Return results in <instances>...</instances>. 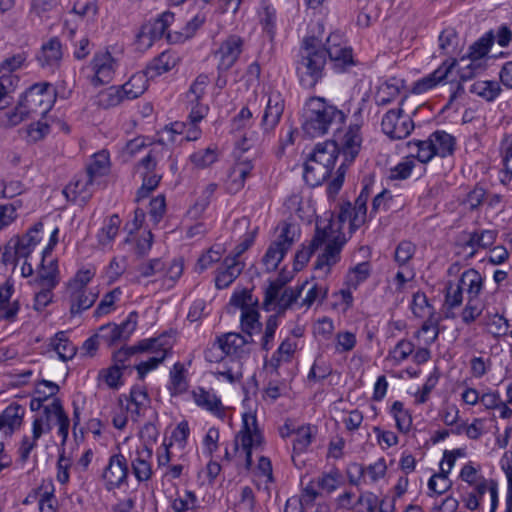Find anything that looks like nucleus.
I'll use <instances>...</instances> for the list:
<instances>
[{
  "mask_svg": "<svg viewBox=\"0 0 512 512\" xmlns=\"http://www.w3.org/2000/svg\"><path fill=\"white\" fill-rule=\"evenodd\" d=\"M244 40L242 37L229 35L220 45L216 52L219 57L217 69L219 74L227 72L238 60L242 53Z\"/></svg>",
  "mask_w": 512,
  "mask_h": 512,
  "instance_id": "obj_10",
  "label": "nucleus"
},
{
  "mask_svg": "<svg viewBox=\"0 0 512 512\" xmlns=\"http://www.w3.org/2000/svg\"><path fill=\"white\" fill-rule=\"evenodd\" d=\"M339 152L340 149L336 141H326L317 144L310 156L333 170Z\"/></svg>",
  "mask_w": 512,
  "mask_h": 512,
  "instance_id": "obj_24",
  "label": "nucleus"
},
{
  "mask_svg": "<svg viewBox=\"0 0 512 512\" xmlns=\"http://www.w3.org/2000/svg\"><path fill=\"white\" fill-rule=\"evenodd\" d=\"M331 172L332 170L326 167L325 164L318 162L309 155L304 164L303 178L309 186L316 187L330 177Z\"/></svg>",
  "mask_w": 512,
  "mask_h": 512,
  "instance_id": "obj_22",
  "label": "nucleus"
},
{
  "mask_svg": "<svg viewBox=\"0 0 512 512\" xmlns=\"http://www.w3.org/2000/svg\"><path fill=\"white\" fill-rule=\"evenodd\" d=\"M470 91L487 101H493L501 92V87L496 81H477L472 84Z\"/></svg>",
  "mask_w": 512,
  "mask_h": 512,
  "instance_id": "obj_38",
  "label": "nucleus"
},
{
  "mask_svg": "<svg viewBox=\"0 0 512 512\" xmlns=\"http://www.w3.org/2000/svg\"><path fill=\"white\" fill-rule=\"evenodd\" d=\"M127 477L128 464L126 457L121 453L110 456L102 474L105 488L108 491L120 488L126 482Z\"/></svg>",
  "mask_w": 512,
  "mask_h": 512,
  "instance_id": "obj_8",
  "label": "nucleus"
},
{
  "mask_svg": "<svg viewBox=\"0 0 512 512\" xmlns=\"http://www.w3.org/2000/svg\"><path fill=\"white\" fill-rule=\"evenodd\" d=\"M252 169L253 164L250 160H241L233 167L231 176L235 177L233 182L236 185V189H240L244 186V182L250 175Z\"/></svg>",
  "mask_w": 512,
  "mask_h": 512,
  "instance_id": "obj_54",
  "label": "nucleus"
},
{
  "mask_svg": "<svg viewBox=\"0 0 512 512\" xmlns=\"http://www.w3.org/2000/svg\"><path fill=\"white\" fill-rule=\"evenodd\" d=\"M308 281H305L302 285L296 287L295 289L288 287L283 289L279 295L277 300L272 303L274 305V309H277L276 315H283L287 309H289L294 302L300 297L303 289L306 285H308Z\"/></svg>",
  "mask_w": 512,
  "mask_h": 512,
  "instance_id": "obj_25",
  "label": "nucleus"
},
{
  "mask_svg": "<svg viewBox=\"0 0 512 512\" xmlns=\"http://www.w3.org/2000/svg\"><path fill=\"white\" fill-rule=\"evenodd\" d=\"M216 341L223 354L241 359L250 354L249 344L253 342V339L239 333L229 332L217 337Z\"/></svg>",
  "mask_w": 512,
  "mask_h": 512,
  "instance_id": "obj_13",
  "label": "nucleus"
},
{
  "mask_svg": "<svg viewBox=\"0 0 512 512\" xmlns=\"http://www.w3.org/2000/svg\"><path fill=\"white\" fill-rule=\"evenodd\" d=\"M391 414L396 421L397 429L402 433L409 432L412 425V417L410 413L404 409V405L400 401H395L391 406Z\"/></svg>",
  "mask_w": 512,
  "mask_h": 512,
  "instance_id": "obj_41",
  "label": "nucleus"
},
{
  "mask_svg": "<svg viewBox=\"0 0 512 512\" xmlns=\"http://www.w3.org/2000/svg\"><path fill=\"white\" fill-rule=\"evenodd\" d=\"M411 309L416 317L423 318L428 314L434 313V308L429 304L428 298L423 292H416L413 295Z\"/></svg>",
  "mask_w": 512,
  "mask_h": 512,
  "instance_id": "obj_49",
  "label": "nucleus"
},
{
  "mask_svg": "<svg viewBox=\"0 0 512 512\" xmlns=\"http://www.w3.org/2000/svg\"><path fill=\"white\" fill-rule=\"evenodd\" d=\"M54 416L57 419L59 425L58 433L62 437V442L65 443L68 438V431L70 420L64 411L61 400L59 398L53 399Z\"/></svg>",
  "mask_w": 512,
  "mask_h": 512,
  "instance_id": "obj_47",
  "label": "nucleus"
},
{
  "mask_svg": "<svg viewBox=\"0 0 512 512\" xmlns=\"http://www.w3.org/2000/svg\"><path fill=\"white\" fill-rule=\"evenodd\" d=\"M326 65L325 51L322 41L315 36L305 37L300 48V59L296 71L300 84L305 88H313L323 77Z\"/></svg>",
  "mask_w": 512,
  "mask_h": 512,
  "instance_id": "obj_3",
  "label": "nucleus"
},
{
  "mask_svg": "<svg viewBox=\"0 0 512 512\" xmlns=\"http://www.w3.org/2000/svg\"><path fill=\"white\" fill-rule=\"evenodd\" d=\"M177 63L175 55L169 51L162 52L147 67V71L151 73V77L161 75L173 69Z\"/></svg>",
  "mask_w": 512,
  "mask_h": 512,
  "instance_id": "obj_32",
  "label": "nucleus"
},
{
  "mask_svg": "<svg viewBox=\"0 0 512 512\" xmlns=\"http://www.w3.org/2000/svg\"><path fill=\"white\" fill-rule=\"evenodd\" d=\"M138 435L142 442V449L152 450L158 436V430L154 424L147 422L140 429Z\"/></svg>",
  "mask_w": 512,
  "mask_h": 512,
  "instance_id": "obj_58",
  "label": "nucleus"
},
{
  "mask_svg": "<svg viewBox=\"0 0 512 512\" xmlns=\"http://www.w3.org/2000/svg\"><path fill=\"white\" fill-rule=\"evenodd\" d=\"M502 469L505 472L508 482L505 512H512V459L510 460L506 455L502 461Z\"/></svg>",
  "mask_w": 512,
  "mask_h": 512,
  "instance_id": "obj_64",
  "label": "nucleus"
},
{
  "mask_svg": "<svg viewBox=\"0 0 512 512\" xmlns=\"http://www.w3.org/2000/svg\"><path fill=\"white\" fill-rule=\"evenodd\" d=\"M100 186V181H95L85 173V175L67 185L63 194L69 201L84 206L91 199L95 188Z\"/></svg>",
  "mask_w": 512,
  "mask_h": 512,
  "instance_id": "obj_11",
  "label": "nucleus"
},
{
  "mask_svg": "<svg viewBox=\"0 0 512 512\" xmlns=\"http://www.w3.org/2000/svg\"><path fill=\"white\" fill-rule=\"evenodd\" d=\"M47 249L42 251V260L37 276L34 279L36 286L55 288L60 282V272L57 259L47 261Z\"/></svg>",
  "mask_w": 512,
  "mask_h": 512,
  "instance_id": "obj_17",
  "label": "nucleus"
},
{
  "mask_svg": "<svg viewBox=\"0 0 512 512\" xmlns=\"http://www.w3.org/2000/svg\"><path fill=\"white\" fill-rule=\"evenodd\" d=\"M167 352L168 351L166 349L160 350V352H157L155 356H152L148 360L137 364L135 368L137 370L139 379H144L148 372L155 369L160 363H162L167 356Z\"/></svg>",
  "mask_w": 512,
  "mask_h": 512,
  "instance_id": "obj_52",
  "label": "nucleus"
},
{
  "mask_svg": "<svg viewBox=\"0 0 512 512\" xmlns=\"http://www.w3.org/2000/svg\"><path fill=\"white\" fill-rule=\"evenodd\" d=\"M333 224L330 220L324 227H321L319 223H316L315 234L310 241L308 246L302 245L294 257V270L300 271L310 260L312 254L325 242L328 241L324 252L318 256L315 262V269H322L328 267L327 272L329 273L330 267L336 264L340 259V252L346 243V238L343 234L333 235Z\"/></svg>",
  "mask_w": 512,
  "mask_h": 512,
  "instance_id": "obj_1",
  "label": "nucleus"
},
{
  "mask_svg": "<svg viewBox=\"0 0 512 512\" xmlns=\"http://www.w3.org/2000/svg\"><path fill=\"white\" fill-rule=\"evenodd\" d=\"M24 412V408L17 403L10 404L3 411L2 415L4 418V422L6 426H8L11 429V431L21 426Z\"/></svg>",
  "mask_w": 512,
  "mask_h": 512,
  "instance_id": "obj_43",
  "label": "nucleus"
},
{
  "mask_svg": "<svg viewBox=\"0 0 512 512\" xmlns=\"http://www.w3.org/2000/svg\"><path fill=\"white\" fill-rule=\"evenodd\" d=\"M24 191L23 184L18 180L0 179V197L13 198Z\"/></svg>",
  "mask_w": 512,
  "mask_h": 512,
  "instance_id": "obj_62",
  "label": "nucleus"
},
{
  "mask_svg": "<svg viewBox=\"0 0 512 512\" xmlns=\"http://www.w3.org/2000/svg\"><path fill=\"white\" fill-rule=\"evenodd\" d=\"M428 487L439 495L445 493L451 487V482L448 478V470H445L443 463H440V472L434 474L429 479Z\"/></svg>",
  "mask_w": 512,
  "mask_h": 512,
  "instance_id": "obj_45",
  "label": "nucleus"
},
{
  "mask_svg": "<svg viewBox=\"0 0 512 512\" xmlns=\"http://www.w3.org/2000/svg\"><path fill=\"white\" fill-rule=\"evenodd\" d=\"M43 229L42 223H36L25 235L19 238L14 246V255L18 259H27L39 244V232Z\"/></svg>",
  "mask_w": 512,
  "mask_h": 512,
  "instance_id": "obj_21",
  "label": "nucleus"
},
{
  "mask_svg": "<svg viewBox=\"0 0 512 512\" xmlns=\"http://www.w3.org/2000/svg\"><path fill=\"white\" fill-rule=\"evenodd\" d=\"M297 240V229L291 224L284 222L281 225V232L278 235L277 239L271 243V245L277 248H283L284 251H289L293 244Z\"/></svg>",
  "mask_w": 512,
  "mask_h": 512,
  "instance_id": "obj_36",
  "label": "nucleus"
},
{
  "mask_svg": "<svg viewBox=\"0 0 512 512\" xmlns=\"http://www.w3.org/2000/svg\"><path fill=\"white\" fill-rule=\"evenodd\" d=\"M463 290L459 282L449 281L446 284L445 305L450 309L460 306L463 301Z\"/></svg>",
  "mask_w": 512,
  "mask_h": 512,
  "instance_id": "obj_50",
  "label": "nucleus"
},
{
  "mask_svg": "<svg viewBox=\"0 0 512 512\" xmlns=\"http://www.w3.org/2000/svg\"><path fill=\"white\" fill-rule=\"evenodd\" d=\"M414 253L415 245L410 241H402L396 247L394 258L402 266L413 257Z\"/></svg>",
  "mask_w": 512,
  "mask_h": 512,
  "instance_id": "obj_63",
  "label": "nucleus"
},
{
  "mask_svg": "<svg viewBox=\"0 0 512 512\" xmlns=\"http://www.w3.org/2000/svg\"><path fill=\"white\" fill-rule=\"evenodd\" d=\"M184 366L183 364L177 362L174 364L173 369L170 372L171 378V390L174 393L182 392L186 389V382L184 377Z\"/></svg>",
  "mask_w": 512,
  "mask_h": 512,
  "instance_id": "obj_60",
  "label": "nucleus"
},
{
  "mask_svg": "<svg viewBox=\"0 0 512 512\" xmlns=\"http://www.w3.org/2000/svg\"><path fill=\"white\" fill-rule=\"evenodd\" d=\"M296 438L293 442L294 452L301 453L307 449L312 441V431L310 426H301L296 431Z\"/></svg>",
  "mask_w": 512,
  "mask_h": 512,
  "instance_id": "obj_55",
  "label": "nucleus"
},
{
  "mask_svg": "<svg viewBox=\"0 0 512 512\" xmlns=\"http://www.w3.org/2000/svg\"><path fill=\"white\" fill-rule=\"evenodd\" d=\"M327 56L334 63L335 67L345 69L347 66L354 64L353 53L351 47L345 45L338 46L331 50L325 51V58Z\"/></svg>",
  "mask_w": 512,
  "mask_h": 512,
  "instance_id": "obj_34",
  "label": "nucleus"
},
{
  "mask_svg": "<svg viewBox=\"0 0 512 512\" xmlns=\"http://www.w3.org/2000/svg\"><path fill=\"white\" fill-rule=\"evenodd\" d=\"M95 276L94 268L80 269L68 283V290L87 289V284Z\"/></svg>",
  "mask_w": 512,
  "mask_h": 512,
  "instance_id": "obj_53",
  "label": "nucleus"
},
{
  "mask_svg": "<svg viewBox=\"0 0 512 512\" xmlns=\"http://www.w3.org/2000/svg\"><path fill=\"white\" fill-rule=\"evenodd\" d=\"M456 64L457 60L455 58L445 60L435 71L418 80L414 84L412 89L413 93H425L426 91L434 88L437 84L447 80Z\"/></svg>",
  "mask_w": 512,
  "mask_h": 512,
  "instance_id": "obj_15",
  "label": "nucleus"
},
{
  "mask_svg": "<svg viewBox=\"0 0 512 512\" xmlns=\"http://www.w3.org/2000/svg\"><path fill=\"white\" fill-rule=\"evenodd\" d=\"M360 143L361 137L358 134V129L354 130L351 128L345 133L341 146V151L345 160L338 167L336 176L331 180L327 187V194L329 197H335L340 191L345 179L347 168L359 153Z\"/></svg>",
  "mask_w": 512,
  "mask_h": 512,
  "instance_id": "obj_6",
  "label": "nucleus"
},
{
  "mask_svg": "<svg viewBox=\"0 0 512 512\" xmlns=\"http://www.w3.org/2000/svg\"><path fill=\"white\" fill-rule=\"evenodd\" d=\"M284 111V100L281 94L273 91L269 94L266 109L262 117V126L265 131L273 130L279 123Z\"/></svg>",
  "mask_w": 512,
  "mask_h": 512,
  "instance_id": "obj_18",
  "label": "nucleus"
},
{
  "mask_svg": "<svg viewBox=\"0 0 512 512\" xmlns=\"http://www.w3.org/2000/svg\"><path fill=\"white\" fill-rule=\"evenodd\" d=\"M126 83L121 86H111L98 95V104L103 108L118 105L126 96Z\"/></svg>",
  "mask_w": 512,
  "mask_h": 512,
  "instance_id": "obj_33",
  "label": "nucleus"
},
{
  "mask_svg": "<svg viewBox=\"0 0 512 512\" xmlns=\"http://www.w3.org/2000/svg\"><path fill=\"white\" fill-rule=\"evenodd\" d=\"M259 316L255 307L241 312V328L250 339H252L253 333H259L261 330L262 324L259 321Z\"/></svg>",
  "mask_w": 512,
  "mask_h": 512,
  "instance_id": "obj_35",
  "label": "nucleus"
},
{
  "mask_svg": "<svg viewBox=\"0 0 512 512\" xmlns=\"http://www.w3.org/2000/svg\"><path fill=\"white\" fill-rule=\"evenodd\" d=\"M55 90L48 82L32 85L24 94L16 111L11 115L13 125L20 123L25 117L31 115L45 116L53 107Z\"/></svg>",
  "mask_w": 512,
  "mask_h": 512,
  "instance_id": "obj_4",
  "label": "nucleus"
},
{
  "mask_svg": "<svg viewBox=\"0 0 512 512\" xmlns=\"http://www.w3.org/2000/svg\"><path fill=\"white\" fill-rule=\"evenodd\" d=\"M488 332L495 337L503 336L507 333L509 324L508 320L499 314H495L486 322Z\"/></svg>",
  "mask_w": 512,
  "mask_h": 512,
  "instance_id": "obj_57",
  "label": "nucleus"
},
{
  "mask_svg": "<svg viewBox=\"0 0 512 512\" xmlns=\"http://www.w3.org/2000/svg\"><path fill=\"white\" fill-rule=\"evenodd\" d=\"M402 112L401 108L391 109L383 116L382 131L391 139H403L414 129V123L410 118L403 119L399 124Z\"/></svg>",
  "mask_w": 512,
  "mask_h": 512,
  "instance_id": "obj_12",
  "label": "nucleus"
},
{
  "mask_svg": "<svg viewBox=\"0 0 512 512\" xmlns=\"http://www.w3.org/2000/svg\"><path fill=\"white\" fill-rule=\"evenodd\" d=\"M109 172V155L102 151L94 154L93 160L87 167L86 174L95 181L102 183V178Z\"/></svg>",
  "mask_w": 512,
  "mask_h": 512,
  "instance_id": "obj_30",
  "label": "nucleus"
},
{
  "mask_svg": "<svg viewBox=\"0 0 512 512\" xmlns=\"http://www.w3.org/2000/svg\"><path fill=\"white\" fill-rule=\"evenodd\" d=\"M112 359L113 365L106 369H101L98 374V380L103 381L111 389H118L124 384L123 371L127 368L128 349L115 350Z\"/></svg>",
  "mask_w": 512,
  "mask_h": 512,
  "instance_id": "obj_9",
  "label": "nucleus"
},
{
  "mask_svg": "<svg viewBox=\"0 0 512 512\" xmlns=\"http://www.w3.org/2000/svg\"><path fill=\"white\" fill-rule=\"evenodd\" d=\"M245 264L235 257H226L223 261V268L218 269L215 278V286L218 289L227 288L243 271Z\"/></svg>",
  "mask_w": 512,
  "mask_h": 512,
  "instance_id": "obj_20",
  "label": "nucleus"
},
{
  "mask_svg": "<svg viewBox=\"0 0 512 512\" xmlns=\"http://www.w3.org/2000/svg\"><path fill=\"white\" fill-rule=\"evenodd\" d=\"M263 443V435L258 428L257 418L255 415L245 413L243 415V425L241 430L236 434L234 440V451L244 455L245 468L249 470L252 467V449L261 446Z\"/></svg>",
  "mask_w": 512,
  "mask_h": 512,
  "instance_id": "obj_5",
  "label": "nucleus"
},
{
  "mask_svg": "<svg viewBox=\"0 0 512 512\" xmlns=\"http://www.w3.org/2000/svg\"><path fill=\"white\" fill-rule=\"evenodd\" d=\"M148 87V78L144 71H139L130 77V98L142 95Z\"/></svg>",
  "mask_w": 512,
  "mask_h": 512,
  "instance_id": "obj_56",
  "label": "nucleus"
},
{
  "mask_svg": "<svg viewBox=\"0 0 512 512\" xmlns=\"http://www.w3.org/2000/svg\"><path fill=\"white\" fill-rule=\"evenodd\" d=\"M50 345L62 361H68L76 354V347L67 339L65 332L56 333Z\"/></svg>",
  "mask_w": 512,
  "mask_h": 512,
  "instance_id": "obj_29",
  "label": "nucleus"
},
{
  "mask_svg": "<svg viewBox=\"0 0 512 512\" xmlns=\"http://www.w3.org/2000/svg\"><path fill=\"white\" fill-rule=\"evenodd\" d=\"M286 254L287 251H284L283 248H277L270 244L262 258V263L266 267V271H275Z\"/></svg>",
  "mask_w": 512,
  "mask_h": 512,
  "instance_id": "obj_46",
  "label": "nucleus"
},
{
  "mask_svg": "<svg viewBox=\"0 0 512 512\" xmlns=\"http://www.w3.org/2000/svg\"><path fill=\"white\" fill-rule=\"evenodd\" d=\"M121 220L117 214L110 216L98 233V241L101 245H106L112 241L118 233Z\"/></svg>",
  "mask_w": 512,
  "mask_h": 512,
  "instance_id": "obj_44",
  "label": "nucleus"
},
{
  "mask_svg": "<svg viewBox=\"0 0 512 512\" xmlns=\"http://www.w3.org/2000/svg\"><path fill=\"white\" fill-rule=\"evenodd\" d=\"M128 319L122 321L120 324L107 323L99 327V336L101 341L108 348L128 349Z\"/></svg>",
  "mask_w": 512,
  "mask_h": 512,
  "instance_id": "obj_14",
  "label": "nucleus"
},
{
  "mask_svg": "<svg viewBox=\"0 0 512 512\" xmlns=\"http://www.w3.org/2000/svg\"><path fill=\"white\" fill-rule=\"evenodd\" d=\"M152 457V450L138 449L137 458L132 463L133 473L138 481H146L151 477V466L149 460Z\"/></svg>",
  "mask_w": 512,
  "mask_h": 512,
  "instance_id": "obj_27",
  "label": "nucleus"
},
{
  "mask_svg": "<svg viewBox=\"0 0 512 512\" xmlns=\"http://www.w3.org/2000/svg\"><path fill=\"white\" fill-rule=\"evenodd\" d=\"M328 292V288L326 286L319 285L317 283L313 284L307 291L305 298L302 301L303 306L310 307L313 303L319 302L322 303L326 298Z\"/></svg>",
  "mask_w": 512,
  "mask_h": 512,
  "instance_id": "obj_61",
  "label": "nucleus"
},
{
  "mask_svg": "<svg viewBox=\"0 0 512 512\" xmlns=\"http://www.w3.org/2000/svg\"><path fill=\"white\" fill-rule=\"evenodd\" d=\"M288 281H289V279L286 277H283L282 273H280V275L278 276V278L276 280L270 282L269 286L265 290V295H264V299H263L264 310H266V311L272 310V308H271L272 303H274L277 300L279 293L283 289H285L284 286L286 285V283Z\"/></svg>",
  "mask_w": 512,
  "mask_h": 512,
  "instance_id": "obj_39",
  "label": "nucleus"
},
{
  "mask_svg": "<svg viewBox=\"0 0 512 512\" xmlns=\"http://www.w3.org/2000/svg\"><path fill=\"white\" fill-rule=\"evenodd\" d=\"M63 57L62 44L58 37L50 38L41 47L37 60L42 67H59Z\"/></svg>",
  "mask_w": 512,
  "mask_h": 512,
  "instance_id": "obj_19",
  "label": "nucleus"
},
{
  "mask_svg": "<svg viewBox=\"0 0 512 512\" xmlns=\"http://www.w3.org/2000/svg\"><path fill=\"white\" fill-rule=\"evenodd\" d=\"M370 186L365 185L354 204V225L362 226L366 222L367 217V201L370 196Z\"/></svg>",
  "mask_w": 512,
  "mask_h": 512,
  "instance_id": "obj_37",
  "label": "nucleus"
},
{
  "mask_svg": "<svg viewBox=\"0 0 512 512\" xmlns=\"http://www.w3.org/2000/svg\"><path fill=\"white\" fill-rule=\"evenodd\" d=\"M439 48L443 54H451L458 46V35L454 28H446L439 35Z\"/></svg>",
  "mask_w": 512,
  "mask_h": 512,
  "instance_id": "obj_48",
  "label": "nucleus"
},
{
  "mask_svg": "<svg viewBox=\"0 0 512 512\" xmlns=\"http://www.w3.org/2000/svg\"><path fill=\"white\" fill-rule=\"evenodd\" d=\"M468 293V298H477L483 288L481 274L475 269H468L462 273L459 281Z\"/></svg>",
  "mask_w": 512,
  "mask_h": 512,
  "instance_id": "obj_26",
  "label": "nucleus"
},
{
  "mask_svg": "<svg viewBox=\"0 0 512 512\" xmlns=\"http://www.w3.org/2000/svg\"><path fill=\"white\" fill-rule=\"evenodd\" d=\"M70 302V314L75 316L89 309L95 303L98 294L88 289L68 290Z\"/></svg>",
  "mask_w": 512,
  "mask_h": 512,
  "instance_id": "obj_23",
  "label": "nucleus"
},
{
  "mask_svg": "<svg viewBox=\"0 0 512 512\" xmlns=\"http://www.w3.org/2000/svg\"><path fill=\"white\" fill-rule=\"evenodd\" d=\"M495 35L493 31H489L483 37L478 39L473 45L470 46L468 58L470 60L479 61L489 52L490 47L494 43Z\"/></svg>",
  "mask_w": 512,
  "mask_h": 512,
  "instance_id": "obj_40",
  "label": "nucleus"
},
{
  "mask_svg": "<svg viewBox=\"0 0 512 512\" xmlns=\"http://www.w3.org/2000/svg\"><path fill=\"white\" fill-rule=\"evenodd\" d=\"M14 284L9 279L0 284V320L14 322L20 310L18 299H12Z\"/></svg>",
  "mask_w": 512,
  "mask_h": 512,
  "instance_id": "obj_16",
  "label": "nucleus"
},
{
  "mask_svg": "<svg viewBox=\"0 0 512 512\" xmlns=\"http://www.w3.org/2000/svg\"><path fill=\"white\" fill-rule=\"evenodd\" d=\"M150 400L146 391L132 389L130 391V413L136 417H145L151 413Z\"/></svg>",
  "mask_w": 512,
  "mask_h": 512,
  "instance_id": "obj_31",
  "label": "nucleus"
},
{
  "mask_svg": "<svg viewBox=\"0 0 512 512\" xmlns=\"http://www.w3.org/2000/svg\"><path fill=\"white\" fill-rule=\"evenodd\" d=\"M303 118V132L315 138L327 134L330 130L339 129L345 115L325 98L314 96L306 101Z\"/></svg>",
  "mask_w": 512,
  "mask_h": 512,
  "instance_id": "obj_2",
  "label": "nucleus"
},
{
  "mask_svg": "<svg viewBox=\"0 0 512 512\" xmlns=\"http://www.w3.org/2000/svg\"><path fill=\"white\" fill-rule=\"evenodd\" d=\"M116 68V60L110 52L96 53L89 65L81 69V73L94 87H99L112 80Z\"/></svg>",
  "mask_w": 512,
  "mask_h": 512,
  "instance_id": "obj_7",
  "label": "nucleus"
},
{
  "mask_svg": "<svg viewBox=\"0 0 512 512\" xmlns=\"http://www.w3.org/2000/svg\"><path fill=\"white\" fill-rule=\"evenodd\" d=\"M194 399L198 406H201L213 413H219L222 409L220 399L215 395L203 389L194 392Z\"/></svg>",
  "mask_w": 512,
  "mask_h": 512,
  "instance_id": "obj_42",
  "label": "nucleus"
},
{
  "mask_svg": "<svg viewBox=\"0 0 512 512\" xmlns=\"http://www.w3.org/2000/svg\"><path fill=\"white\" fill-rule=\"evenodd\" d=\"M432 140V147L435 150V155L445 157L451 155L454 151L455 140L454 137L445 131H435L430 135Z\"/></svg>",
  "mask_w": 512,
  "mask_h": 512,
  "instance_id": "obj_28",
  "label": "nucleus"
},
{
  "mask_svg": "<svg viewBox=\"0 0 512 512\" xmlns=\"http://www.w3.org/2000/svg\"><path fill=\"white\" fill-rule=\"evenodd\" d=\"M408 146L416 149L415 157H417V159L422 163L430 161L433 156H435V150H433L432 140H430V137L424 141H410L408 142Z\"/></svg>",
  "mask_w": 512,
  "mask_h": 512,
  "instance_id": "obj_51",
  "label": "nucleus"
},
{
  "mask_svg": "<svg viewBox=\"0 0 512 512\" xmlns=\"http://www.w3.org/2000/svg\"><path fill=\"white\" fill-rule=\"evenodd\" d=\"M222 258V250H216L214 247H211L207 250L206 253L202 254L197 261L196 271L201 273L207 268H209L212 264L217 263Z\"/></svg>",
  "mask_w": 512,
  "mask_h": 512,
  "instance_id": "obj_59",
  "label": "nucleus"
}]
</instances>
